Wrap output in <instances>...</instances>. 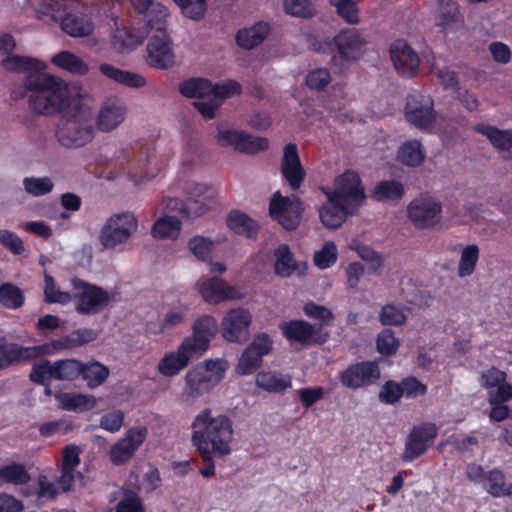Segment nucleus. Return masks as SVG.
Wrapping results in <instances>:
<instances>
[{"mask_svg": "<svg viewBox=\"0 0 512 512\" xmlns=\"http://www.w3.org/2000/svg\"><path fill=\"white\" fill-rule=\"evenodd\" d=\"M24 85L29 107L41 115L63 114L77 103L94 100L81 82L65 81L44 71L27 76Z\"/></svg>", "mask_w": 512, "mask_h": 512, "instance_id": "f257e3e1", "label": "nucleus"}, {"mask_svg": "<svg viewBox=\"0 0 512 512\" xmlns=\"http://www.w3.org/2000/svg\"><path fill=\"white\" fill-rule=\"evenodd\" d=\"M191 443L204 461L229 456L235 443L232 418L209 407L201 409L191 421Z\"/></svg>", "mask_w": 512, "mask_h": 512, "instance_id": "f03ea898", "label": "nucleus"}, {"mask_svg": "<svg viewBox=\"0 0 512 512\" xmlns=\"http://www.w3.org/2000/svg\"><path fill=\"white\" fill-rule=\"evenodd\" d=\"M38 19L44 22L61 21L62 30L71 37H87L94 23L87 15L89 7L79 0H30Z\"/></svg>", "mask_w": 512, "mask_h": 512, "instance_id": "7ed1b4c3", "label": "nucleus"}, {"mask_svg": "<svg viewBox=\"0 0 512 512\" xmlns=\"http://www.w3.org/2000/svg\"><path fill=\"white\" fill-rule=\"evenodd\" d=\"M228 369L224 358H207L192 366L183 377L182 400L195 402L209 395L225 379Z\"/></svg>", "mask_w": 512, "mask_h": 512, "instance_id": "20e7f679", "label": "nucleus"}, {"mask_svg": "<svg viewBox=\"0 0 512 512\" xmlns=\"http://www.w3.org/2000/svg\"><path fill=\"white\" fill-rule=\"evenodd\" d=\"M241 91L236 81L228 80L218 84H212L207 79L194 78L183 82L180 92L190 98H196L195 107L206 119L215 117V112L222 102L229 97L238 95Z\"/></svg>", "mask_w": 512, "mask_h": 512, "instance_id": "39448f33", "label": "nucleus"}, {"mask_svg": "<svg viewBox=\"0 0 512 512\" xmlns=\"http://www.w3.org/2000/svg\"><path fill=\"white\" fill-rule=\"evenodd\" d=\"M93 101L77 103L70 111L62 114V119L57 125V142L69 149L85 146L94 137V128L91 122Z\"/></svg>", "mask_w": 512, "mask_h": 512, "instance_id": "423d86ee", "label": "nucleus"}, {"mask_svg": "<svg viewBox=\"0 0 512 512\" xmlns=\"http://www.w3.org/2000/svg\"><path fill=\"white\" fill-rule=\"evenodd\" d=\"M138 219L134 213L123 211L112 214L102 226L99 242L106 249L124 245L136 233Z\"/></svg>", "mask_w": 512, "mask_h": 512, "instance_id": "0eeeda50", "label": "nucleus"}, {"mask_svg": "<svg viewBox=\"0 0 512 512\" xmlns=\"http://www.w3.org/2000/svg\"><path fill=\"white\" fill-rule=\"evenodd\" d=\"M320 189L327 199H337L338 202L353 211L365 201V191L360 177L352 170H347L337 176L333 188L323 186Z\"/></svg>", "mask_w": 512, "mask_h": 512, "instance_id": "6e6552de", "label": "nucleus"}, {"mask_svg": "<svg viewBox=\"0 0 512 512\" xmlns=\"http://www.w3.org/2000/svg\"><path fill=\"white\" fill-rule=\"evenodd\" d=\"M406 213L416 228L433 229L442 222L443 206L435 196L421 194L409 202Z\"/></svg>", "mask_w": 512, "mask_h": 512, "instance_id": "1a4fd4ad", "label": "nucleus"}, {"mask_svg": "<svg viewBox=\"0 0 512 512\" xmlns=\"http://www.w3.org/2000/svg\"><path fill=\"white\" fill-rule=\"evenodd\" d=\"M195 286L202 299L209 304L241 300L246 295L240 286L231 285L216 276H201Z\"/></svg>", "mask_w": 512, "mask_h": 512, "instance_id": "9d476101", "label": "nucleus"}, {"mask_svg": "<svg viewBox=\"0 0 512 512\" xmlns=\"http://www.w3.org/2000/svg\"><path fill=\"white\" fill-rule=\"evenodd\" d=\"M218 329L219 325L215 317L208 314L202 315L193 322L192 334L184 337L181 342L196 358H200L208 351Z\"/></svg>", "mask_w": 512, "mask_h": 512, "instance_id": "9b49d317", "label": "nucleus"}, {"mask_svg": "<svg viewBox=\"0 0 512 512\" xmlns=\"http://www.w3.org/2000/svg\"><path fill=\"white\" fill-rule=\"evenodd\" d=\"M72 298L78 300L76 310L80 314H95L103 309L110 297L103 289L90 285L80 279H72Z\"/></svg>", "mask_w": 512, "mask_h": 512, "instance_id": "f8f14e48", "label": "nucleus"}, {"mask_svg": "<svg viewBox=\"0 0 512 512\" xmlns=\"http://www.w3.org/2000/svg\"><path fill=\"white\" fill-rule=\"evenodd\" d=\"M216 142L220 146H230L236 151L250 154L263 151L268 147L267 139L250 136L224 124L217 127Z\"/></svg>", "mask_w": 512, "mask_h": 512, "instance_id": "ddd939ff", "label": "nucleus"}, {"mask_svg": "<svg viewBox=\"0 0 512 512\" xmlns=\"http://www.w3.org/2000/svg\"><path fill=\"white\" fill-rule=\"evenodd\" d=\"M304 208L301 200L296 196L284 197L275 192L270 200L269 213L285 229H295L301 219Z\"/></svg>", "mask_w": 512, "mask_h": 512, "instance_id": "4468645a", "label": "nucleus"}, {"mask_svg": "<svg viewBox=\"0 0 512 512\" xmlns=\"http://www.w3.org/2000/svg\"><path fill=\"white\" fill-rule=\"evenodd\" d=\"M146 64L156 69H169L175 63L174 44L169 33L147 35Z\"/></svg>", "mask_w": 512, "mask_h": 512, "instance_id": "2eb2a0df", "label": "nucleus"}, {"mask_svg": "<svg viewBox=\"0 0 512 512\" xmlns=\"http://www.w3.org/2000/svg\"><path fill=\"white\" fill-rule=\"evenodd\" d=\"M272 345L273 342L267 334L256 335L240 355L235 372L240 376L253 374L262 365V358L271 351Z\"/></svg>", "mask_w": 512, "mask_h": 512, "instance_id": "dca6fc26", "label": "nucleus"}, {"mask_svg": "<svg viewBox=\"0 0 512 512\" xmlns=\"http://www.w3.org/2000/svg\"><path fill=\"white\" fill-rule=\"evenodd\" d=\"M252 314L243 307L231 308L224 314L220 327L222 337L232 343L245 341L249 336Z\"/></svg>", "mask_w": 512, "mask_h": 512, "instance_id": "f3484780", "label": "nucleus"}, {"mask_svg": "<svg viewBox=\"0 0 512 512\" xmlns=\"http://www.w3.org/2000/svg\"><path fill=\"white\" fill-rule=\"evenodd\" d=\"M128 107L124 100L118 97L105 99L96 114L95 127L104 133L116 130L126 119Z\"/></svg>", "mask_w": 512, "mask_h": 512, "instance_id": "a211bd4d", "label": "nucleus"}, {"mask_svg": "<svg viewBox=\"0 0 512 512\" xmlns=\"http://www.w3.org/2000/svg\"><path fill=\"white\" fill-rule=\"evenodd\" d=\"M196 356L182 343L166 351L156 363V372L164 378H174L187 368Z\"/></svg>", "mask_w": 512, "mask_h": 512, "instance_id": "6ab92c4d", "label": "nucleus"}, {"mask_svg": "<svg viewBox=\"0 0 512 512\" xmlns=\"http://www.w3.org/2000/svg\"><path fill=\"white\" fill-rule=\"evenodd\" d=\"M437 432L436 425L432 423H423L414 427L406 441L403 460L410 462L425 453L433 445Z\"/></svg>", "mask_w": 512, "mask_h": 512, "instance_id": "aec40b11", "label": "nucleus"}, {"mask_svg": "<svg viewBox=\"0 0 512 512\" xmlns=\"http://www.w3.org/2000/svg\"><path fill=\"white\" fill-rule=\"evenodd\" d=\"M147 436L145 427H135L128 430L109 451V459L114 465L127 462L143 444Z\"/></svg>", "mask_w": 512, "mask_h": 512, "instance_id": "412c9836", "label": "nucleus"}, {"mask_svg": "<svg viewBox=\"0 0 512 512\" xmlns=\"http://www.w3.org/2000/svg\"><path fill=\"white\" fill-rule=\"evenodd\" d=\"M380 378V370L375 362H360L349 366L340 374L343 386L359 389L374 384Z\"/></svg>", "mask_w": 512, "mask_h": 512, "instance_id": "4be33fe9", "label": "nucleus"}, {"mask_svg": "<svg viewBox=\"0 0 512 512\" xmlns=\"http://www.w3.org/2000/svg\"><path fill=\"white\" fill-rule=\"evenodd\" d=\"M281 174L292 190L301 187L306 177V171L301 164L297 146L293 143L285 145L281 160Z\"/></svg>", "mask_w": 512, "mask_h": 512, "instance_id": "5701e85b", "label": "nucleus"}, {"mask_svg": "<svg viewBox=\"0 0 512 512\" xmlns=\"http://www.w3.org/2000/svg\"><path fill=\"white\" fill-rule=\"evenodd\" d=\"M97 336L98 333L93 329L83 328L75 330L59 340H54L50 343L39 345L41 349V356L52 355L61 350L71 349L88 344L94 341Z\"/></svg>", "mask_w": 512, "mask_h": 512, "instance_id": "b1692460", "label": "nucleus"}, {"mask_svg": "<svg viewBox=\"0 0 512 512\" xmlns=\"http://www.w3.org/2000/svg\"><path fill=\"white\" fill-rule=\"evenodd\" d=\"M391 59L396 70L403 76H412L418 69L417 53L403 40L395 41L390 49Z\"/></svg>", "mask_w": 512, "mask_h": 512, "instance_id": "393cba45", "label": "nucleus"}, {"mask_svg": "<svg viewBox=\"0 0 512 512\" xmlns=\"http://www.w3.org/2000/svg\"><path fill=\"white\" fill-rule=\"evenodd\" d=\"M185 202L184 215L194 218L206 213L212 204L215 190L205 184H194Z\"/></svg>", "mask_w": 512, "mask_h": 512, "instance_id": "a878e982", "label": "nucleus"}, {"mask_svg": "<svg viewBox=\"0 0 512 512\" xmlns=\"http://www.w3.org/2000/svg\"><path fill=\"white\" fill-rule=\"evenodd\" d=\"M185 202L184 215L194 218L206 213L212 204L215 190L205 184H194Z\"/></svg>", "mask_w": 512, "mask_h": 512, "instance_id": "bb28decb", "label": "nucleus"}, {"mask_svg": "<svg viewBox=\"0 0 512 512\" xmlns=\"http://www.w3.org/2000/svg\"><path fill=\"white\" fill-rule=\"evenodd\" d=\"M338 54L345 60H356L366 45V40L356 29L341 31L334 39Z\"/></svg>", "mask_w": 512, "mask_h": 512, "instance_id": "cd10ccee", "label": "nucleus"}, {"mask_svg": "<svg viewBox=\"0 0 512 512\" xmlns=\"http://www.w3.org/2000/svg\"><path fill=\"white\" fill-rule=\"evenodd\" d=\"M321 223L328 229H336L342 225L347 215L353 210L338 202L337 199H327L317 208Z\"/></svg>", "mask_w": 512, "mask_h": 512, "instance_id": "c85d7f7f", "label": "nucleus"}, {"mask_svg": "<svg viewBox=\"0 0 512 512\" xmlns=\"http://www.w3.org/2000/svg\"><path fill=\"white\" fill-rule=\"evenodd\" d=\"M406 119L409 123L420 129H430L435 121L433 102L429 97H423L420 104L413 101L406 106Z\"/></svg>", "mask_w": 512, "mask_h": 512, "instance_id": "c756f323", "label": "nucleus"}, {"mask_svg": "<svg viewBox=\"0 0 512 512\" xmlns=\"http://www.w3.org/2000/svg\"><path fill=\"white\" fill-rule=\"evenodd\" d=\"M41 356V349L38 346L24 347L15 343L0 341V369L12 363L31 360Z\"/></svg>", "mask_w": 512, "mask_h": 512, "instance_id": "7c9ffc66", "label": "nucleus"}, {"mask_svg": "<svg viewBox=\"0 0 512 512\" xmlns=\"http://www.w3.org/2000/svg\"><path fill=\"white\" fill-rule=\"evenodd\" d=\"M280 328L284 336L291 342L309 345L320 341L315 327L304 320L289 321L281 324Z\"/></svg>", "mask_w": 512, "mask_h": 512, "instance_id": "2f4dec72", "label": "nucleus"}, {"mask_svg": "<svg viewBox=\"0 0 512 512\" xmlns=\"http://www.w3.org/2000/svg\"><path fill=\"white\" fill-rule=\"evenodd\" d=\"M54 397L61 409L76 413L89 411L97 405V399L90 394L57 392Z\"/></svg>", "mask_w": 512, "mask_h": 512, "instance_id": "473e14b6", "label": "nucleus"}, {"mask_svg": "<svg viewBox=\"0 0 512 512\" xmlns=\"http://www.w3.org/2000/svg\"><path fill=\"white\" fill-rule=\"evenodd\" d=\"M51 63L60 70L75 76H85L90 71L89 64L77 54L63 50L51 57Z\"/></svg>", "mask_w": 512, "mask_h": 512, "instance_id": "72a5a7b5", "label": "nucleus"}, {"mask_svg": "<svg viewBox=\"0 0 512 512\" xmlns=\"http://www.w3.org/2000/svg\"><path fill=\"white\" fill-rule=\"evenodd\" d=\"M1 66L5 71L15 73H41L47 68V64L37 58L22 55H8L1 61Z\"/></svg>", "mask_w": 512, "mask_h": 512, "instance_id": "f704fd0d", "label": "nucleus"}, {"mask_svg": "<svg viewBox=\"0 0 512 512\" xmlns=\"http://www.w3.org/2000/svg\"><path fill=\"white\" fill-rule=\"evenodd\" d=\"M473 130L487 138L489 143L498 151L512 149V129L502 130L485 123H477Z\"/></svg>", "mask_w": 512, "mask_h": 512, "instance_id": "c9c22d12", "label": "nucleus"}, {"mask_svg": "<svg viewBox=\"0 0 512 512\" xmlns=\"http://www.w3.org/2000/svg\"><path fill=\"white\" fill-rule=\"evenodd\" d=\"M269 31V24L260 21L250 27L240 29L235 36V40L239 47L250 50L261 44Z\"/></svg>", "mask_w": 512, "mask_h": 512, "instance_id": "e433bc0d", "label": "nucleus"}, {"mask_svg": "<svg viewBox=\"0 0 512 512\" xmlns=\"http://www.w3.org/2000/svg\"><path fill=\"white\" fill-rule=\"evenodd\" d=\"M99 70L108 79L127 87L140 88L147 84L145 77L142 75L119 69L107 63L100 64Z\"/></svg>", "mask_w": 512, "mask_h": 512, "instance_id": "4c0bfd02", "label": "nucleus"}, {"mask_svg": "<svg viewBox=\"0 0 512 512\" xmlns=\"http://www.w3.org/2000/svg\"><path fill=\"white\" fill-rule=\"evenodd\" d=\"M181 230L182 222L178 217L162 215L152 225L151 236L158 240H177Z\"/></svg>", "mask_w": 512, "mask_h": 512, "instance_id": "58836bf2", "label": "nucleus"}, {"mask_svg": "<svg viewBox=\"0 0 512 512\" xmlns=\"http://www.w3.org/2000/svg\"><path fill=\"white\" fill-rule=\"evenodd\" d=\"M145 13H147V35L168 33L170 13L165 5L160 2H153Z\"/></svg>", "mask_w": 512, "mask_h": 512, "instance_id": "ea45409f", "label": "nucleus"}, {"mask_svg": "<svg viewBox=\"0 0 512 512\" xmlns=\"http://www.w3.org/2000/svg\"><path fill=\"white\" fill-rule=\"evenodd\" d=\"M484 490L495 498L510 497L512 495V483L508 482L505 474L499 469L487 471Z\"/></svg>", "mask_w": 512, "mask_h": 512, "instance_id": "a19ab883", "label": "nucleus"}, {"mask_svg": "<svg viewBox=\"0 0 512 512\" xmlns=\"http://www.w3.org/2000/svg\"><path fill=\"white\" fill-rule=\"evenodd\" d=\"M437 23L446 33L460 29L463 19L457 5L449 0L442 1Z\"/></svg>", "mask_w": 512, "mask_h": 512, "instance_id": "79ce46f5", "label": "nucleus"}, {"mask_svg": "<svg viewBox=\"0 0 512 512\" xmlns=\"http://www.w3.org/2000/svg\"><path fill=\"white\" fill-rule=\"evenodd\" d=\"M257 387L268 392H282L291 387V377L275 371H262L256 375Z\"/></svg>", "mask_w": 512, "mask_h": 512, "instance_id": "37998d69", "label": "nucleus"}, {"mask_svg": "<svg viewBox=\"0 0 512 512\" xmlns=\"http://www.w3.org/2000/svg\"><path fill=\"white\" fill-rule=\"evenodd\" d=\"M227 225L235 233L250 239H255L259 230L258 224L240 211H232L228 215Z\"/></svg>", "mask_w": 512, "mask_h": 512, "instance_id": "c03bdc74", "label": "nucleus"}, {"mask_svg": "<svg viewBox=\"0 0 512 512\" xmlns=\"http://www.w3.org/2000/svg\"><path fill=\"white\" fill-rule=\"evenodd\" d=\"M397 159L403 165L416 167L425 159V151L418 140H409L400 145L397 151Z\"/></svg>", "mask_w": 512, "mask_h": 512, "instance_id": "a18cd8bd", "label": "nucleus"}, {"mask_svg": "<svg viewBox=\"0 0 512 512\" xmlns=\"http://www.w3.org/2000/svg\"><path fill=\"white\" fill-rule=\"evenodd\" d=\"M31 477L25 465L12 462L0 467V486L10 484L14 486L25 485Z\"/></svg>", "mask_w": 512, "mask_h": 512, "instance_id": "49530a36", "label": "nucleus"}, {"mask_svg": "<svg viewBox=\"0 0 512 512\" xmlns=\"http://www.w3.org/2000/svg\"><path fill=\"white\" fill-rule=\"evenodd\" d=\"M118 26V23H115ZM147 36L143 31L125 26L116 27L113 35L114 44L122 49L131 50L142 43Z\"/></svg>", "mask_w": 512, "mask_h": 512, "instance_id": "de8ad7c7", "label": "nucleus"}, {"mask_svg": "<svg viewBox=\"0 0 512 512\" xmlns=\"http://www.w3.org/2000/svg\"><path fill=\"white\" fill-rule=\"evenodd\" d=\"M479 255L480 249L476 244H469L461 250L457 265V275L460 278L470 276L474 273Z\"/></svg>", "mask_w": 512, "mask_h": 512, "instance_id": "09e8293b", "label": "nucleus"}, {"mask_svg": "<svg viewBox=\"0 0 512 512\" xmlns=\"http://www.w3.org/2000/svg\"><path fill=\"white\" fill-rule=\"evenodd\" d=\"M188 308L182 303L173 305L163 314L160 322V331L166 332L179 327L187 321Z\"/></svg>", "mask_w": 512, "mask_h": 512, "instance_id": "8fccbe9b", "label": "nucleus"}, {"mask_svg": "<svg viewBox=\"0 0 512 512\" xmlns=\"http://www.w3.org/2000/svg\"><path fill=\"white\" fill-rule=\"evenodd\" d=\"M180 10V13L193 21L204 19L210 0H172Z\"/></svg>", "mask_w": 512, "mask_h": 512, "instance_id": "3c124183", "label": "nucleus"}, {"mask_svg": "<svg viewBox=\"0 0 512 512\" xmlns=\"http://www.w3.org/2000/svg\"><path fill=\"white\" fill-rule=\"evenodd\" d=\"M404 195L403 185L394 180H387L377 184L373 191V197L377 201L388 202L399 200Z\"/></svg>", "mask_w": 512, "mask_h": 512, "instance_id": "603ef678", "label": "nucleus"}, {"mask_svg": "<svg viewBox=\"0 0 512 512\" xmlns=\"http://www.w3.org/2000/svg\"><path fill=\"white\" fill-rule=\"evenodd\" d=\"M296 269V263L287 245H280L275 251V273L289 277Z\"/></svg>", "mask_w": 512, "mask_h": 512, "instance_id": "864d4df0", "label": "nucleus"}, {"mask_svg": "<svg viewBox=\"0 0 512 512\" xmlns=\"http://www.w3.org/2000/svg\"><path fill=\"white\" fill-rule=\"evenodd\" d=\"M187 247L197 260L205 262L214 250V242L202 235H195L188 240Z\"/></svg>", "mask_w": 512, "mask_h": 512, "instance_id": "5fc2aeb1", "label": "nucleus"}, {"mask_svg": "<svg viewBox=\"0 0 512 512\" xmlns=\"http://www.w3.org/2000/svg\"><path fill=\"white\" fill-rule=\"evenodd\" d=\"M338 259V249L333 241H326L322 247L315 251L313 262L315 266L321 270L328 269L333 266Z\"/></svg>", "mask_w": 512, "mask_h": 512, "instance_id": "6e6d98bb", "label": "nucleus"}, {"mask_svg": "<svg viewBox=\"0 0 512 512\" xmlns=\"http://www.w3.org/2000/svg\"><path fill=\"white\" fill-rule=\"evenodd\" d=\"M54 379L74 380L81 375L82 363L75 359L59 360L54 362Z\"/></svg>", "mask_w": 512, "mask_h": 512, "instance_id": "4d7b16f0", "label": "nucleus"}, {"mask_svg": "<svg viewBox=\"0 0 512 512\" xmlns=\"http://www.w3.org/2000/svg\"><path fill=\"white\" fill-rule=\"evenodd\" d=\"M108 374V369L98 362H92L87 365L82 364L81 375L87 381L89 387L102 384L108 377Z\"/></svg>", "mask_w": 512, "mask_h": 512, "instance_id": "13d9d810", "label": "nucleus"}, {"mask_svg": "<svg viewBox=\"0 0 512 512\" xmlns=\"http://www.w3.org/2000/svg\"><path fill=\"white\" fill-rule=\"evenodd\" d=\"M44 295L45 300L48 303H59L64 305L72 300V295L69 292L61 291L56 285L53 277L47 273H45Z\"/></svg>", "mask_w": 512, "mask_h": 512, "instance_id": "bf43d9fd", "label": "nucleus"}, {"mask_svg": "<svg viewBox=\"0 0 512 512\" xmlns=\"http://www.w3.org/2000/svg\"><path fill=\"white\" fill-rule=\"evenodd\" d=\"M24 302L21 290L11 283L0 286V303L7 308L16 309Z\"/></svg>", "mask_w": 512, "mask_h": 512, "instance_id": "052dcab7", "label": "nucleus"}, {"mask_svg": "<svg viewBox=\"0 0 512 512\" xmlns=\"http://www.w3.org/2000/svg\"><path fill=\"white\" fill-rule=\"evenodd\" d=\"M25 191L35 197L49 193L54 184L49 177H26L23 180Z\"/></svg>", "mask_w": 512, "mask_h": 512, "instance_id": "680f3d73", "label": "nucleus"}, {"mask_svg": "<svg viewBox=\"0 0 512 512\" xmlns=\"http://www.w3.org/2000/svg\"><path fill=\"white\" fill-rule=\"evenodd\" d=\"M349 249L356 252V254L365 262L370 263L374 268H378L383 263V257L372 247L365 245L358 240H353L349 244Z\"/></svg>", "mask_w": 512, "mask_h": 512, "instance_id": "e2e57ef3", "label": "nucleus"}, {"mask_svg": "<svg viewBox=\"0 0 512 512\" xmlns=\"http://www.w3.org/2000/svg\"><path fill=\"white\" fill-rule=\"evenodd\" d=\"M483 212L484 210L479 205L472 203L465 204L453 212L454 222L458 224H465L471 221L479 223Z\"/></svg>", "mask_w": 512, "mask_h": 512, "instance_id": "0e129e2a", "label": "nucleus"}, {"mask_svg": "<svg viewBox=\"0 0 512 512\" xmlns=\"http://www.w3.org/2000/svg\"><path fill=\"white\" fill-rule=\"evenodd\" d=\"M339 16L347 23L356 24L359 21V9L355 0H331Z\"/></svg>", "mask_w": 512, "mask_h": 512, "instance_id": "69168bd1", "label": "nucleus"}, {"mask_svg": "<svg viewBox=\"0 0 512 512\" xmlns=\"http://www.w3.org/2000/svg\"><path fill=\"white\" fill-rule=\"evenodd\" d=\"M116 512H146V510L138 494L127 491L118 501Z\"/></svg>", "mask_w": 512, "mask_h": 512, "instance_id": "338daca9", "label": "nucleus"}, {"mask_svg": "<svg viewBox=\"0 0 512 512\" xmlns=\"http://www.w3.org/2000/svg\"><path fill=\"white\" fill-rule=\"evenodd\" d=\"M54 363L48 360H40L33 365L30 378L33 382L43 384L47 380L54 379Z\"/></svg>", "mask_w": 512, "mask_h": 512, "instance_id": "774afa93", "label": "nucleus"}]
</instances>
